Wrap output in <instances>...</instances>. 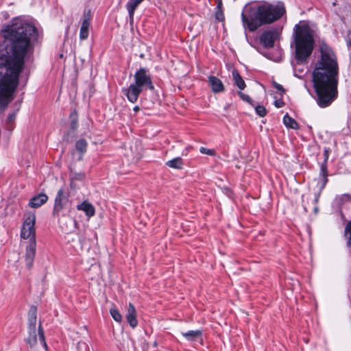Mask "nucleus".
Returning <instances> with one entry per match:
<instances>
[{"label":"nucleus","instance_id":"f257e3e1","mask_svg":"<svg viewBox=\"0 0 351 351\" xmlns=\"http://www.w3.org/2000/svg\"><path fill=\"white\" fill-rule=\"evenodd\" d=\"M2 35L6 44V53L0 55V110L12 99L25 60L34 51L39 34L32 23L19 17L3 25Z\"/></svg>","mask_w":351,"mask_h":351},{"label":"nucleus","instance_id":"f03ea898","mask_svg":"<svg viewBox=\"0 0 351 351\" xmlns=\"http://www.w3.org/2000/svg\"><path fill=\"white\" fill-rule=\"evenodd\" d=\"M319 51L321 56L313 72V82L317 104L326 108L337 97L339 66L333 50L326 43L320 45Z\"/></svg>","mask_w":351,"mask_h":351},{"label":"nucleus","instance_id":"7ed1b4c3","mask_svg":"<svg viewBox=\"0 0 351 351\" xmlns=\"http://www.w3.org/2000/svg\"><path fill=\"white\" fill-rule=\"evenodd\" d=\"M285 12V8L282 3L272 5L263 3L257 5H245L242 13L241 19L243 25L250 31L254 32L264 24L271 23L279 19Z\"/></svg>","mask_w":351,"mask_h":351},{"label":"nucleus","instance_id":"20e7f679","mask_svg":"<svg viewBox=\"0 0 351 351\" xmlns=\"http://www.w3.org/2000/svg\"><path fill=\"white\" fill-rule=\"evenodd\" d=\"M317 27L310 21H301L294 27L295 60L298 64L307 62L314 49Z\"/></svg>","mask_w":351,"mask_h":351},{"label":"nucleus","instance_id":"39448f33","mask_svg":"<svg viewBox=\"0 0 351 351\" xmlns=\"http://www.w3.org/2000/svg\"><path fill=\"white\" fill-rule=\"evenodd\" d=\"M36 216L33 213H27L23 222L21 237L23 239H29V241H36Z\"/></svg>","mask_w":351,"mask_h":351},{"label":"nucleus","instance_id":"423d86ee","mask_svg":"<svg viewBox=\"0 0 351 351\" xmlns=\"http://www.w3.org/2000/svg\"><path fill=\"white\" fill-rule=\"evenodd\" d=\"M69 192L64 189L58 190L55 198L53 215L58 216L69 205Z\"/></svg>","mask_w":351,"mask_h":351},{"label":"nucleus","instance_id":"0eeeda50","mask_svg":"<svg viewBox=\"0 0 351 351\" xmlns=\"http://www.w3.org/2000/svg\"><path fill=\"white\" fill-rule=\"evenodd\" d=\"M134 84L143 89L147 88L149 90H153L154 86L153 85L150 75L145 68H140L134 74Z\"/></svg>","mask_w":351,"mask_h":351},{"label":"nucleus","instance_id":"6e6552de","mask_svg":"<svg viewBox=\"0 0 351 351\" xmlns=\"http://www.w3.org/2000/svg\"><path fill=\"white\" fill-rule=\"evenodd\" d=\"M37 336H38V339L40 340L41 344L47 350V345L45 340L44 331H43L40 324L39 325L38 331L36 330V328L29 329V336L27 339V343L31 347H34L37 343V341H38Z\"/></svg>","mask_w":351,"mask_h":351},{"label":"nucleus","instance_id":"1a4fd4ad","mask_svg":"<svg viewBox=\"0 0 351 351\" xmlns=\"http://www.w3.org/2000/svg\"><path fill=\"white\" fill-rule=\"evenodd\" d=\"M278 36L279 33L277 29L265 31L260 36V43L265 48L273 47L274 42Z\"/></svg>","mask_w":351,"mask_h":351},{"label":"nucleus","instance_id":"9d476101","mask_svg":"<svg viewBox=\"0 0 351 351\" xmlns=\"http://www.w3.org/2000/svg\"><path fill=\"white\" fill-rule=\"evenodd\" d=\"M142 90L143 89L134 83L131 84L128 88H122V92L132 103H135L138 100Z\"/></svg>","mask_w":351,"mask_h":351},{"label":"nucleus","instance_id":"9b49d317","mask_svg":"<svg viewBox=\"0 0 351 351\" xmlns=\"http://www.w3.org/2000/svg\"><path fill=\"white\" fill-rule=\"evenodd\" d=\"M36 241H29V245L26 247L25 250V263L28 269L33 265L35 254H36Z\"/></svg>","mask_w":351,"mask_h":351},{"label":"nucleus","instance_id":"f8f14e48","mask_svg":"<svg viewBox=\"0 0 351 351\" xmlns=\"http://www.w3.org/2000/svg\"><path fill=\"white\" fill-rule=\"evenodd\" d=\"M208 81L213 93H219L224 90V85L219 78L210 75L208 77Z\"/></svg>","mask_w":351,"mask_h":351},{"label":"nucleus","instance_id":"ddd939ff","mask_svg":"<svg viewBox=\"0 0 351 351\" xmlns=\"http://www.w3.org/2000/svg\"><path fill=\"white\" fill-rule=\"evenodd\" d=\"M137 313L134 306L132 303H129L128 312L125 315L126 319L129 324V325L134 328L138 325V321L136 319Z\"/></svg>","mask_w":351,"mask_h":351},{"label":"nucleus","instance_id":"4468645a","mask_svg":"<svg viewBox=\"0 0 351 351\" xmlns=\"http://www.w3.org/2000/svg\"><path fill=\"white\" fill-rule=\"evenodd\" d=\"M77 209L78 210L84 211L88 218L93 217L95 214L94 206L92 205V204L86 200L77 205Z\"/></svg>","mask_w":351,"mask_h":351},{"label":"nucleus","instance_id":"2eb2a0df","mask_svg":"<svg viewBox=\"0 0 351 351\" xmlns=\"http://www.w3.org/2000/svg\"><path fill=\"white\" fill-rule=\"evenodd\" d=\"M48 199L47 195L44 193H40L30 199L29 205L32 208H38L44 204Z\"/></svg>","mask_w":351,"mask_h":351},{"label":"nucleus","instance_id":"dca6fc26","mask_svg":"<svg viewBox=\"0 0 351 351\" xmlns=\"http://www.w3.org/2000/svg\"><path fill=\"white\" fill-rule=\"evenodd\" d=\"M319 176L321 178L320 188L322 189L325 187L326 184H327V182L328 181V166L325 165V164H321V165H320Z\"/></svg>","mask_w":351,"mask_h":351},{"label":"nucleus","instance_id":"f3484780","mask_svg":"<svg viewBox=\"0 0 351 351\" xmlns=\"http://www.w3.org/2000/svg\"><path fill=\"white\" fill-rule=\"evenodd\" d=\"M202 332L200 330H189L182 332V335L188 341H193L202 337Z\"/></svg>","mask_w":351,"mask_h":351},{"label":"nucleus","instance_id":"a211bd4d","mask_svg":"<svg viewBox=\"0 0 351 351\" xmlns=\"http://www.w3.org/2000/svg\"><path fill=\"white\" fill-rule=\"evenodd\" d=\"M36 308L32 306L28 313L29 329L36 328Z\"/></svg>","mask_w":351,"mask_h":351},{"label":"nucleus","instance_id":"6ab92c4d","mask_svg":"<svg viewBox=\"0 0 351 351\" xmlns=\"http://www.w3.org/2000/svg\"><path fill=\"white\" fill-rule=\"evenodd\" d=\"M143 0H129L127 3L126 8L129 13L130 19H133L134 14L136 8Z\"/></svg>","mask_w":351,"mask_h":351},{"label":"nucleus","instance_id":"aec40b11","mask_svg":"<svg viewBox=\"0 0 351 351\" xmlns=\"http://www.w3.org/2000/svg\"><path fill=\"white\" fill-rule=\"evenodd\" d=\"M232 73L234 84L240 90H243L245 88L246 85L243 77L235 69L232 71Z\"/></svg>","mask_w":351,"mask_h":351},{"label":"nucleus","instance_id":"412c9836","mask_svg":"<svg viewBox=\"0 0 351 351\" xmlns=\"http://www.w3.org/2000/svg\"><path fill=\"white\" fill-rule=\"evenodd\" d=\"M283 123L288 128L297 130L299 128L298 123L296 121L291 117L287 113L283 117Z\"/></svg>","mask_w":351,"mask_h":351},{"label":"nucleus","instance_id":"4be33fe9","mask_svg":"<svg viewBox=\"0 0 351 351\" xmlns=\"http://www.w3.org/2000/svg\"><path fill=\"white\" fill-rule=\"evenodd\" d=\"M88 143L85 139H80L75 143V149L80 154L79 159L82 158V155L86 152Z\"/></svg>","mask_w":351,"mask_h":351},{"label":"nucleus","instance_id":"5701e85b","mask_svg":"<svg viewBox=\"0 0 351 351\" xmlns=\"http://www.w3.org/2000/svg\"><path fill=\"white\" fill-rule=\"evenodd\" d=\"M183 160L180 157L175 158L166 162V165L173 169H180L183 167Z\"/></svg>","mask_w":351,"mask_h":351},{"label":"nucleus","instance_id":"b1692460","mask_svg":"<svg viewBox=\"0 0 351 351\" xmlns=\"http://www.w3.org/2000/svg\"><path fill=\"white\" fill-rule=\"evenodd\" d=\"M89 27L90 24L87 23L86 21L82 22L80 30V40H86L89 34Z\"/></svg>","mask_w":351,"mask_h":351},{"label":"nucleus","instance_id":"393cba45","mask_svg":"<svg viewBox=\"0 0 351 351\" xmlns=\"http://www.w3.org/2000/svg\"><path fill=\"white\" fill-rule=\"evenodd\" d=\"M351 201V195L349 194H342L336 196L335 199V203L339 206H342L344 203Z\"/></svg>","mask_w":351,"mask_h":351},{"label":"nucleus","instance_id":"a878e982","mask_svg":"<svg viewBox=\"0 0 351 351\" xmlns=\"http://www.w3.org/2000/svg\"><path fill=\"white\" fill-rule=\"evenodd\" d=\"M60 223L61 228L65 232L70 231L72 225L77 223L75 220L70 218L67 219L65 222H64V221L62 220L60 221Z\"/></svg>","mask_w":351,"mask_h":351},{"label":"nucleus","instance_id":"bb28decb","mask_svg":"<svg viewBox=\"0 0 351 351\" xmlns=\"http://www.w3.org/2000/svg\"><path fill=\"white\" fill-rule=\"evenodd\" d=\"M110 314L114 321L117 322H121L122 321V315L120 312L115 308H112L110 309Z\"/></svg>","mask_w":351,"mask_h":351},{"label":"nucleus","instance_id":"cd10ccee","mask_svg":"<svg viewBox=\"0 0 351 351\" xmlns=\"http://www.w3.org/2000/svg\"><path fill=\"white\" fill-rule=\"evenodd\" d=\"M345 233L347 237V245L351 246V221L346 225Z\"/></svg>","mask_w":351,"mask_h":351},{"label":"nucleus","instance_id":"c85d7f7f","mask_svg":"<svg viewBox=\"0 0 351 351\" xmlns=\"http://www.w3.org/2000/svg\"><path fill=\"white\" fill-rule=\"evenodd\" d=\"M84 178L83 173H75L71 177V186H72L75 180H82Z\"/></svg>","mask_w":351,"mask_h":351},{"label":"nucleus","instance_id":"c756f323","mask_svg":"<svg viewBox=\"0 0 351 351\" xmlns=\"http://www.w3.org/2000/svg\"><path fill=\"white\" fill-rule=\"evenodd\" d=\"M199 152L200 153L203 154H206V155H208V156H215L216 155V152L215 149H208V148H206V147H201L200 149H199Z\"/></svg>","mask_w":351,"mask_h":351},{"label":"nucleus","instance_id":"7c9ffc66","mask_svg":"<svg viewBox=\"0 0 351 351\" xmlns=\"http://www.w3.org/2000/svg\"><path fill=\"white\" fill-rule=\"evenodd\" d=\"M256 112L258 115L263 117L267 114V110L263 106L258 105L255 108Z\"/></svg>","mask_w":351,"mask_h":351},{"label":"nucleus","instance_id":"2f4dec72","mask_svg":"<svg viewBox=\"0 0 351 351\" xmlns=\"http://www.w3.org/2000/svg\"><path fill=\"white\" fill-rule=\"evenodd\" d=\"M91 12L90 10H86L84 12V15H83V21L82 22H85L86 21L87 23L90 24V19H91Z\"/></svg>","mask_w":351,"mask_h":351},{"label":"nucleus","instance_id":"473e14b6","mask_svg":"<svg viewBox=\"0 0 351 351\" xmlns=\"http://www.w3.org/2000/svg\"><path fill=\"white\" fill-rule=\"evenodd\" d=\"M238 95H239L240 98L242 100L252 104V100L249 95H247L241 91L238 92Z\"/></svg>","mask_w":351,"mask_h":351},{"label":"nucleus","instance_id":"72a5a7b5","mask_svg":"<svg viewBox=\"0 0 351 351\" xmlns=\"http://www.w3.org/2000/svg\"><path fill=\"white\" fill-rule=\"evenodd\" d=\"M329 154H330V149L324 148V160L322 164H325V165L328 166V158H329Z\"/></svg>","mask_w":351,"mask_h":351},{"label":"nucleus","instance_id":"f704fd0d","mask_svg":"<svg viewBox=\"0 0 351 351\" xmlns=\"http://www.w3.org/2000/svg\"><path fill=\"white\" fill-rule=\"evenodd\" d=\"M274 86L275 88H276L278 90L281 91L282 93L285 92V90L284 89L283 86L278 84L277 82H274Z\"/></svg>","mask_w":351,"mask_h":351},{"label":"nucleus","instance_id":"c9c22d12","mask_svg":"<svg viewBox=\"0 0 351 351\" xmlns=\"http://www.w3.org/2000/svg\"><path fill=\"white\" fill-rule=\"evenodd\" d=\"M274 104L277 108H282L284 106L285 103L282 99H278L275 101Z\"/></svg>","mask_w":351,"mask_h":351},{"label":"nucleus","instance_id":"e433bc0d","mask_svg":"<svg viewBox=\"0 0 351 351\" xmlns=\"http://www.w3.org/2000/svg\"><path fill=\"white\" fill-rule=\"evenodd\" d=\"M295 70V76L298 77V78H302L304 70L303 69H298V72L297 71L296 69H294Z\"/></svg>","mask_w":351,"mask_h":351},{"label":"nucleus","instance_id":"4c0bfd02","mask_svg":"<svg viewBox=\"0 0 351 351\" xmlns=\"http://www.w3.org/2000/svg\"><path fill=\"white\" fill-rule=\"evenodd\" d=\"M347 42H348V45L351 48V30H350L348 33V36H347Z\"/></svg>","mask_w":351,"mask_h":351},{"label":"nucleus","instance_id":"58836bf2","mask_svg":"<svg viewBox=\"0 0 351 351\" xmlns=\"http://www.w3.org/2000/svg\"><path fill=\"white\" fill-rule=\"evenodd\" d=\"M77 121L75 120H72L71 121V127L73 130H75L77 128Z\"/></svg>","mask_w":351,"mask_h":351},{"label":"nucleus","instance_id":"ea45409f","mask_svg":"<svg viewBox=\"0 0 351 351\" xmlns=\"http://www.w3.org/2000/svg\"><path fill=\"white\" fill-rule=\"evenodd\" d=\"M216 17L218 20L222 21L223 19V16L221 12H217L216 14Z\"/></svg>","mask_w":351,"mask_h":351},{"label":"nucleus","instance_id":"a19ab883","mask_svg":"<svg viewBox=\"0 0 351 351\" xmlns=\"http://www.w3.org/2000/svg\"><path fill=\"white\" fill-rule=\"evenodd\" d=\"M14 117H15L14 114H10L8 117V121H12L14 119Z\"/></svg>","mask_w":351,"mask_h":351},{"label":"nucleus","instance_id":"79ce46f5","mask_svg":"<svg viewBox=\"0 0 351 351\" xmlns=\"http://www.w3.org/2000/svg\"><path fill=\"white\" fill-rule=\"evenodd\" d=\"M133 110H134V112H137L139 111L140 108H139V107L138 106H136L134 107Z\"/></svg>","mask_w":351,"mask_h":351},{"label":"nucleus","instance_id":"37998d69","mask_svg":"<svg viewBox=\"0 0 351 351\" xmlns=\"http://www.w3.org/2000/svg\"><path fill=\"white\" fill-rule=\"evenodd\" d=\"M219 5L221 4V0H218Z\"/></svg>","mask_w":351,"mask_h":351}]
</instances>
